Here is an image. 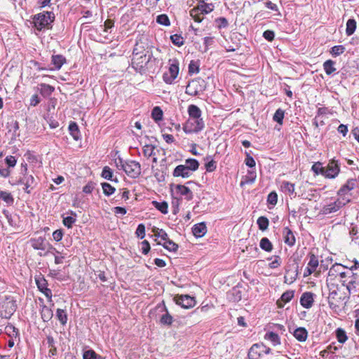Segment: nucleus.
Masks as SVG:
<instances>
[{"label":"nucleus","mask_w":359,"mask_h":359,"mask_svg":"<svg viewBox=\"0 0 359 359\" xmlns=\"http://www.w3.org/2000/svg\"><path fill=\"white\" fill-rule=\"evenodd\" d=\"M189 119L188 121L187 128H189L190 132L197 133L200 131L204 126L203 121L201 118V111L194 104H191L188 107Z\"/></svg>","instance_id":"obj_1"},{"label":"nucleus","mask_w":359,"mask_h":359,"mask_svg":"<svg viewBox=\"0 0 359 359\" xmlns=\"http://www.w3.org/2000/svg\"><path fill=\"white\" fill-rule=\"evenodd\" d=\"M16 310V304L11 297L4 296L0 297V316L4 318H9Z\"/></svg>","instance_id":"obj_2"},{"label":"nucleus","mask_w":359,"mask_h":359,"mask_svg":"<svg viewBox=\"0 0 359 359\" xmlns=\"http://www.w3.org/2000/svg\"><path fill=\"white\" fill-rule=\"evenodd\" d=\"M53 17L50 12H46L43 13H39L34 17L33 22L35 27L38 30H42L50 22H53Z\"/></svg>","instance_id":"obj_3"},{"label":"nucleus","mask_w":359,"mask_h":359,"mask_svg":"<svg viewBox=\"0 0 359 359\" xmlns=\"http://www.w3.org/2000/svg\"><path fill=\"white\" fill-rule=\"evenodd\" d=\"M170 67L168 72L163 74V81L168 84H171L177 77L179 74V62L176 59L169 60Z\"/></svg>","instance_id":"obj_4"},{"label":"nucleus","mask_w":359,"mask_h":359,"mask_svg":"<svg viewBox=\"0 0 359 359\" xmlns=\"http://www.w3.org/2000/svg\"><path fill=\"white\" fill-rule=\"evenodd\" d=\"M346 299V297L341 294V289L337 288V290H334L330 292L328 302L332 309H335L339 307L340 304Z\"/></svg>","instance_id":"obj_5"},{"label":"nucleus","mask_w":359,"mask_h":359,"mask_svg":"<svg viewBox=\"0 0 359 359\" xmlns=\"http://www.w3.org/2000/svg\"><path fill=\"white\" fill-rule=\"evenodd\" d=\"M349 201V198H340L335 201L334 202L330 203V204L325 205L322 209V212L323 214H330L332 212H334L337 211L339 208H341L342 206L345 205Z\"/></svg>","instance_id":"obj_6"},{"label":"nucleus","mask_w":359,"mask_h":359,"mask_svg":"<svg viewBox=\"0 0 359 359\" xmlns=\"http://www.w3.org/2000/svg\"><path fill=\"white\" fill-rule=\"evenodd\" d=\"M123 170L132 177H137L141 173L140 165L136 161L126 162L122 165Z\"/></svg>","instance_id":"obj_7"},{"label":"nucleus","mask_w":359,"mask_h":359,"mask_svg":"<svg viewBox=\"0 0 359 359\" xmlns=\"http://www.w3.org/2000/svg\"><path fill=\"white\" fill-rule=\"evenodd\" d=\"M152 54L134 55L132 58V64L136 68L142 69L151 60Z\"/></svg>","instance_id":"obj_8"},{"label":"nucleus","mask_w":359,"mask_h":359,"mask_svg":"<svg viewBox=\"0 0 359 359\" xmlns=\"http://www.w3.org/2000/svg\"><path fill=\"white\" fill-rule=\"evenodd\" d=\"M177 304L180 305L184 309H190L195 306L196 301L194 297L189 295H179L175 297Z\"/></svg>","instance_id":"obj_9"},{"label":"nucleus","mask_w":359,"mask_h":359,"mask_svg":"<svg viewBox=\"0 0 359 359\" xmlns=\"http://www.w3.org/2000/svg\"><path fill=\"white\" fill-rule=\"evenodd\" d=\"M152 54L151 50V47L149 46L148 43L144 41L142 39H139L134 47L133 55H143L147 54L148 55Z\"/></svg>","instance_id":"obj_10"},{"label":"nucleus","mask_w":359,"mask_h":359,"mask_svg":"<svg viewBox=\"0 0 359 359\" xmlns=\"http://www.w3.org/2000/svg\"><path fill=\"white\" fill-rule=\"evenodd\" d=\"M339 172V166L333 160L328 164L327 167L325 168L323 175L326 177L333 178L338 175Z\"/></svg>","instance_id":"obj_11"},{"label":"nucleus","mask_w":359,"mask_h":359,"mask_svg":"<svg viewBox=\"0 0 359 359\" xmlns=\"http://www.w3.org/2000/svg\"><path fill=\"white\" fill-rule=\"evenodd\" d=\"M175 193L181 196H184L187 200H191L193 197L191 191L184 185L177 184L175 187Z\"/></svg>","instance_id":"obj_12"},{"label":"nucleus","mask_w":359,"mask_h":359,"mask_svg":"<svg viewBox=\"0 0 359 359\" xmlns=\"http://www.w3.org/2000/svg\"><path fill=\"white\" fill-rule=\"evenodd\" d=\"M356 185V182L355 180H349L347 182L339 189L338 194L340 196L341 198H346V195L348 191H351L355 188Z\"/></svg>","instance_id":"obj_13"},{"label":"nucleus","mask_w":359,"mask_h":359,"mask_svg":"<svg viewBox=\"0 0 359 359\" xmlns=\"http://www.w3.org/2000/svg\"><path fill=\"white\" fill-rule=\"evenodd\" d=\"M313 301V294L311 292H304L300 298L301 305L306 309L311 308Z\"/></svg>","instance_id":"obj_14"},{"label":"nucleus","mask_w":359,"mask_h":359,"mask_svg":"<svg viewBox=\"0 0 359 359\" xmlns=\"http://www.w3.org/2000/svg\"><path fill=\"white\" fill-rule=\"evenodd\" d=\"M191 175V172L184 165L177 166L173 172L175 177H182L183 178L189 177Z\"/></svg>","instance_id":"obj_15"},{"label":"nucleus","mask_w":359,"mask_h":359,"mask_svg":"<svg viewBox=\"0 0 359 359\" xmlns=\"http://www.w3.org/2000/svg\"><path fill=\"white\" fill-rule=\"evenodd\" d=\"M261 348H265V346L262 344H254L250 348L249 353H248V357L250 359H259L261 355H262V350Z\"/></svg>","instance_id":"obj_16"},{"label":"nucleus","mask_w":359,"mask_h":359,"mask_svg":"<svg viewBox=\"0 0 359 359\" xmlns=\"http://www.w3.org/2000/svg\"><path fill=\"white\" fill-rule=\"evenodd\" d=\"M156 309L159 310L161 312L165 311V313L162 315V316L160 318V322L163 325H171L172 322V316L168 313V312L166 311V309L164 306H158Z\"/></svg>","instance_id":"obj_17"},{"label":"nucleus","mask_w":359,"mask_h":359,"mask_svg":"<svg viewBox=\"0 0 359 359\" xmlns=\"http://www.w3.org/2000/svg\"><path fill=\"white\" fill-rule=\"evenodd\" d=\"M294 297V292L292 290L284 292L280 299L277 301V305L279 308H283L285 304L289 302Z\"/></svg>","instance_id":"obj_18"},{"label":"nucleus","mask_w":359,"mask_h":359,"mask_svg":"<svg viewBox=\"0 0 359 359\" xmlns=\"http://www.w3.org/2000/svg\"><path fill=\"white\" fill-rule=\"evenodd\" d=\"M51 63L54 65L55 69L59 70L66 63V58L62 55H53L51 57Z\"/></svg>","instance_id":"obj_19"},{"label":"nucleus","mask_w":359,"mask_h":359,"mask_svg":"<svg viewBox=\"0 0 359 359\" xmlns=\"http://www.w3.org/2000/svg\"><path fill=\"white\" fill-rule=\"evenodd\" d=\"M192 231H193L194 235L196 237H198V238L202 237L207 232L206 226L205 225L204 223L197 224L194 226V227L192 229Z\"/></svg>","instance_id":"obj_20"},{"label":"nucleus","mask_w":359,"mask_h":359,"mask_svg":"<svg viewBox=\"0 0 359 359\" xmlns=\"http://www.w3.org/2000/svg\"><path fill=\"white\" fill-rule=\"evenodd\" d=\"M157 243L158 245H162L166 250L170 252H176L178 249V245L170 240L168 238L163 243L161 241H158Z\"/></svg>","instance_id":"obj_21"},{"label":"nucleus","mask_w":359,"mask_h":359,"mask_svg":"<svg viewBox=\"0 0 359 359\" xmlns=\"http://www.w3.org/2000/svg\"><path fill=\"white\" fill-rule=\"evenodd\" d=\"M283 235L285 243L290 246L293 245L295 242V238L291 230L289 228L285 227L283 229Z\"/></svg>","instance_id":"obj_22"},{"label":"nucleus","mask_w":359,"mask_h":359,"mask_svg":"<svg viewBox=\"0 0 359 359\" xmlns=\"http://www.w3.org/2000/svg\"><path fill=\"white\" fill-rule=\"evenodd\" d=\"M264 339L271 341V344L274 346L280 344L279 336L273 332H267L264 336Z\"/></svg>","instance_id":"obj_23"},{"label":"nucleus","mask_w":359,"mask_h":359,"mask_svg":"<svg viewBox=\"0 0 359 359\" xmlns=\"http://www.w3.org/2000/svg\"><path fill=\"white\" fill-rule=\"evenodd\" d=\"M318 266V258L314 255H311L310 256L309 262L307 264V266L309 269H311L313 272L315 273V275L318 276L319 275V272H316V269Z\"/></svg>","instance_id":"obj_24"},{"label":"nucleus","mask_w":359,"mask_h":359,"mask_svg":"<svg viewBox=\"0 0 359 359\" xmlns=\"http://www.w3.org/2000/svg\"><path fill=\"white\" fill-rule=\"evenodd\" d=\"M189 13L192 18L197 22H201L205 15L198 7L192 8Z\"/></svg>","instance_id":"obj_25"},{"label":"nucleus","mask_w":359,"mask_h":359,"mask_svg":"<svg viewBox=\"0 0 359 359\" xmlns=\"http://www.w3.org/2000/svg\"><path fill=\"white\" fill-rule=\"evenodd\" d=\"M307 331L303 327H299L294 332V337L300 341H304L307 338Z\"/></svg>","instance_id":"obj_26"},{"label":"nucleus","mask_w":359,"mask_h":359,"mask_svg":"<svg viewBox=\"0 0 359 359\" xmlns=\"http://www.w3.org/2000/svg\"><path fill=\"white\" fill-rule=\"evenodd\" d=\"M40 93L44 97L50 96L54 91L55 88L46 83L40 84Z\"/></svg>","instance_id":"obj_27"},{"label":"nucleus","mask_w":359,"mask_h":359,"mask_svg":"<svg viewBox=\"0 0 359 359\" xmlns=\"http://www.w3.org/2000/svg\"><path fill=\"white\" fill-rule=\"evenodd\" d=\"M20 182L25 186L24 189L26 192L29 193V190L28 189L29 187H32L34 184L35 180L33 176L27 175L25 176L22 180H21Z\"/></svg>","instance_id":"obj_28"},{"label":"nucleus","mask_w":359,"mask_h":359,"mask_svg":"<svg viewBox=\"0 0 359 359\" xmlns=\"http://www.w3.org/2000/svg\"><path fill=\"white\" fill-rule=\"evenodd\" d=\"M335 62L332 60H327L323 63V69L327 75L332 74L336 71L334 67Z\"/></svg>","instance_id":"obj_29"},{"label":"nucleus","mask_w":359,"mask_h":359,"mask_svg":"<svg viewBox=\"0 0 359 359\" xmlns=\"http://www.w3.org/2000/svg\"><path fill=\"white\" fill-rule=\"evenodd\" d=\"M66 142L70 146L73 147H81V140L80 136H67Z\"/></svg>","instance_id":"obj_30"},{"label":"nucleus","mask_w":359,"mask_h":359,"mask_svg":"<svg viewBox=\"0 0 359 359\" xmlns=\"http://www.w3.org/2000/svg\"><path fill=\"white\" fill-rule=\"evenodd\" d=\"M356 29V22L354 19H349L346 22V34L348 36L352 35Z\"/></svg>","instance_id":"obj_31"},{"label":"nucleus","mask_w":359,"mask_h":359,"mask_svg":"<svg viewBox=\"0 0 359 359\" xmlns=\"http://www.w3.org/2000/svg\"><path fill=\"white\" fill-rule=\"evenodd\" d=\"M53 311L48 306H43L41 309V318L43 321L47 322L53 317Z\"/></svg>","instance_id":"obj_32"},{"label":"nucleus","mask_w":359,"mask_h":359,"mask_svg":"<svg viewBox=\"0 0 359 359\" xmlns=\"http://www.w3.org/2000/svg\"><path fill=\"white\" fill-rule=\"evenodd\" d=\"M152 232L154 233L155 237L161 238V241H164L168 238V234L163 229L154 227Z\"/></svg>","instance_id":"obj_33"},{"label":"nucleus","mask_w":359,"mask_h":359,"mask_svg":"<svg viewBox=\"0 0 359 359\" xmlns=\"http://www.w3.org/2000/svg\"><path fill=\"white\" fill-rule=\"evenodd\" d=\"M184 165L192 172L198 168V162L195 159H187Z\"/></svg>","instance_id":"obj_34"},{"label":"nucleus","mask_w":359,"mask_h":359,"mask_svg":"<svg viewBox=\"0 0 359 359\" xmlns=\"http://www.w3.org/2000/svg\"><path fill=\"white\" fill-rule=\"evenodd\" d=\"M152 204L156 209H158L162 213L166 214L168 212V205L166 202L153 201Z\"/></svg>","instance_id":"obj_35"},{"label":"nucleus","mask_w":359,"mask_h":359,"mask_svg":"<svg viewBox=\"0 0 359 359\" xmlns=\"http://www.w3.org/2000/svg\"><path fill=\"white\" fill-rule=\"evenodd\" d=\"M163 111L159 107H155L151 111V117L156 121L163 118Z\"/></svg>","instance_id":"obj_36"},{"label":"nucleus","mask_w":359,"mask_h":359,"mask_svg":"<svg viewBox=\"0 0 359 359\" xmlns=\"http://www.w3.org/2000/svg\"><path fill=\"white\" fill-rule=\"evenodd\" d=\"M281 189L286 194H293L294 185L289 182H283L281 184Z\"/></svg>","instance_id":"obj_37"},{"label":"nucleus","mask_w":359,"mask_h":359,"mask_svg":"<svg viewBox=\"0 0 359 359\" xmlns=\"http://www.w3.org/2000/svg\"><path fill=\"white\" fill-rule=\"evenodd\" d=\"M202 1L203 4L197 7L203 13V14H208L213 11L214 6L212 4L205 3V0H202Z\"/></svg>","instance_id":"obj_38"},{"label":"nucleus","mask_w":359,"mask_h":359,"mask_svg":"<svg viewBox=\"0 0 359 359\" xmlns=\"http://www.w3.org/2000/svg\"><path fill=\"white\" fill-rule=\"evenodd\" d=\"M56 316L61 324L65 325L67 323V316L66 312L64 310L58 309L57 310Z\"/></svg>","instance_id":"obj_39"},{"label":"nucleus","mask_w":359,"mask_h":359,"mask_svg":"<svg viewBox=\"0 0 359 359\" xmlns=\"http://www.w3.org/2000/svg\"><path fill=\"white\" fill-rule=\"evenodd\" d=\"M269 223V219L265 217H260L257 219V224L262 231H264L268 228Z\"/></svg>","instance_id":"obj_40"},{"label":"nucleus","mask_w":359,"mask_h":359,"mask_svg":"<svg viewBox=\"0 0 359 359\" xmlns=\"http://www.w3.org/2000/svg\"><path fill=\"white\" fill-rule=\"evenodd\" d=\"M260 248L267 252L272 250V244L267 238H263L260 241Z\"/></svg>","instance_id":"obj_41"},{"label":"nucleus","mask_w":359,"mask_h":359,"mask_svg":"<svg viewBox=\"0 0 359 359\" xmlns=\"http://www.w3.org/2000/svg\"><path fill=\"white\" fill-rule=\"evenodd\" d=\"M32 246L36 250H44L45 245L41 238L32 240Z\"/></svg>","instance_id":"obj_42"},{"label":"nucleus","mask_w":359,"mask_h":359,"mask_svg":"<svg viewBox=\"0 0 359 359\" xmlns=\"http://www.w3.org/2000/svg\"><path fill=\"white\" fill-rule=\"evenodd\" d=\"M285 112L281 109H278L273 117V121H276L277 123L282 124L283 120L284 118Z\"/></svg>","instance_id":"obj_43"},{"label":"nucleus","mask_w":359,"mask_h":359,"mask_svg":"<svg viewBox=\"0 0 359 359\" xmlns=\"http://www.w3.org/2000/svg\"><path fill=\"white\" fill-rule=\"evenodd\" d=\"M102 187L104 194L107 196L112 194L115 191V189L111 184L106 182L102 184Z\"/></svg>","instance_id":"obj_44"},{"label":"nucleus","mask_w":359,"mask_h":359,"mask_svg":"<svg viewBox=\"0 0 359 359\" xmlns=\"http://www.w3.org/2000/svg\"><path fill=\"white\" fill-rule=\"evenodd\" d=\"M156 22L160 24L165 26H168L170 25V20L168 17L165 14H161L157 16Z\"/></svg>","instance_id":"obj_45"},{"label":"nucleus","mask_w":359,"mask_h":359,"mask_svg":"<svg viewBox=\"0 0 359 359\" xmlns=\"http://www.w3.org/2000/svg\"><path fill=\"white\" fill-rule=\"evenodd\" d=\"M170 39L172 42L177 46H181L184 44V39L180 35L178 34H174L170 36Z\"/></svg>","instance_id":"obj_46"},{"label":"nucleus","mask_w":359,"mask_h":359,"mask_svg":"<svg viewBox=\"0 0 359 359\" xmlns=\"http://www.w3.org/2000/svg\"><path fill=\"white\" fill-rule=\"evenodd\" d=\"M113 176V173L109 167H104L102 172V177L108 180H111Z\"/></svg>","instance_id":"obj_47"},{"label":"nucleus","mask_w":359,"mask_h":359,"mask_svg":"<svg viewBox=\"0 0 359 359\" xmlns=\"http://www.w3.org/2000/svg\"><path fill=\"white\" fill-rule=\"evenodd\" d=\"M0 198L7 203H11L13 201V198L11 194L6 191H0Z\"/></svg>","instance_id":"obj_48"},{"label":"nucleus","mask_w":359,"mask_h":359,"mask_svg":"<svg viewBox=\"0 0 359 359\" xmlns=\"http://www.w3.org/2000/svg\"><path fill=\"white\" fill-rule=\"evenodd\" d=\"M336 333L337 339L340 343H344L346 341L347 337L345 332L342 329H337Z\"/></svg>","instance_id":"obj_49"},{"label":"nucleus","mask_w":359,"mask_h":359,"mask_svg":"<svg viewBox=\"0 0 359 359\" xmlns=\"http://www.w3.org/2000/svg\"><path fill=\"white\" fill-rule=\"evenodd\" d=\"M76 222L75 217L67 216L63 218V224L67 228H72V224Z\"/></svg>","instance_id":"obj_50"},{"label":"nucleus","mask_w":359,"mask_h":359,"mask_svg":"<svg viewBox=\"0 0 359 359\" xmlns=\"http://www.w3.org/2000/svg\"><path fill=\"white\" fill-rule=\"evenodd\" d=\"M345 50V48L343 46L339 45V46H334L332 48L331 53L333 55H339L340 54L343 53Z\"/></svg>","instance_id":"obj_51"},{"label":"nucleus","mask_w":359,"mask_h":359,"mask_svg":"<svg viewBox=\"0 0 359 359\" xmlns=\"http://www.w3.org/2000/svg\"><path fill=\"white\" fill-rule=\"evenodd\" d=\"M215 21L217 23V27L219 29L225 28L229 25L227 20L223 17L216 19Z\"/></svg>","instance_id":"obj_52"},{"label":"nucleus","mask_w":359,"mask_h":359,"mask_svg":"<svg viewBox=\"0 0 359 359\" xmlns=\"http://www.w3.org/2000/svg\"><path fill=\"white\" fill-rule=\"evenodd\" d=\"M278 196L276 192H271L269 194L267 201L269 204L275 205L277 203Z\"/></svg>","instance_id":"obj_53"},{"label":"nucleus","mask_w":359,"mask_h":359,"mask_svg":"<svg viewBox=\"0 0 359 359\" xmlns=\"http://www.w3.org/2000/svg\"><path fill=\"white\" fill-rule=\"evenodd\" d=\"M199 72V67L197 63L194 61H191L189 65V74H195Z\"/></svg>","instance_id":"obj_54"},{"label":"nucleus","mask_w":359,"mask_h":359,"mask_svg":"<svg viewBox=\"0 0 359 359\" xmlns=\"http://www.w3.org/2000/svg\"><path fill=\"white\" fill-rule=\"evenodd\" d=\"M137 236L140 237V238H143L145 236V226L144 224H139L136 232H135Z\"/></svg>","instance_id":"obj_55"},{"label":"nucleus","mask_w":359,"mask_h":359,"mask_svg":"<svg viewBox=\"0 0 359 359\" xmlns=\"http://www.w3.org/2000/svg\"><path fill=\"white\" fill-rule=\"evenodd\" d=\"M313 171L316 174H322L323 175V172L325 171V168L322 167V165L320 163H316L312 166Z\"/></svg>","instance_id":"obj_56"},{"label":"nucleus","mask_w":359,"mask_h":359,"mask_svg":"<svg viewBox=\"0 0 359 359\" xmlns=\"http://www.w3.org/2000/svg\"><path fill=\"white\" fill-rule=\"evenodd\" d=\"M356 280L355 278H352L351 280L348 281V283L346 286V290L351 293L352 291L355 290L356 288Z\"/></svg>","instance_id":"obj_57"},{"label":"nucleus","mask_w":359,"mask_h":359,"mask_svg":"<svg viewBox=\"0 0 359 359\" xmlns=\"http://www.w3.org/2000/svg\"><path fill=\"white\" fill-rule=\"evenodd\" d=\"M83 359H96L97 358V354L95 351L92 350H88L84 352L83 353Z\"/></svg>","instance_id":"obj_58"},{"label":"nucleus","mask_w":359,"mask_h":359,"mask_svg":"<svg viewBox=\"0 0 359 359\" xmlns=\"http://www.w3.org/2000/svg\"><path fill=\"white\" fill-rule=\"evenodd\" d=\"M263 36L269 41H271L273 40L275 34L273 31L266 30L264 32Z\"/></svg>","instance_id":"obj_59"},{"label":"nucleus","mask_w":359,"mask_h":359,"mask_svg":"<svg viewBox=\"0 0 359 359\" xmlns=\"http://www.w3.org/2000/svg\"><path fill=\"white\" fill-rule=\"evenodd\" d=\"M205 168L208 172H212L216 168V162L213 160L205 164Z\"/></svg>","instance_id":"obj_60"},{"label":"nucleus","mask_w":359,"mask_h":359,"mask_svg":"<svg viewBox=\"0 0 359 359\" xmlns=\"http://www.w3.org/2000/svg\"><path fill=\"white\" fill-rule=\"evenodd\" d=\"M6 163L9 167H14L16 164V159L14 156H9L6 157Z\"/></svg>","instance_id":"obj_61"},{"label":"nucleus","mask_w":359,"mask_h":359,"mask_svg":"<svg viewBox=\"0 0 359 359\" xmlns=\"http://www.w3.org/2000/svg\"><path fill=\"white\" fill-rule=\"evenodd\" d=\"M63 236V233L61 230H56L53 233V238L56 241H60L62 240Z\"/></svg>","instance_id":"obj_62"},{"label":"nucleus","mask_w":359,"mask_h":359,"mask_svg":"<svg viewBox=\"0 0 359 359\" xmlns=\"http://www.w3.org/2000/svg\"><path fill=\"white\" fill-rule=\"evenodd\" d=\"M150 250V245L147 241L142 242V252L144 254H147Z\"/></svg>","instance_id":"obj_63"},{"label":"nucleus","mask_w":359,"mask_h":359,"mask_svg":"<svg viewBox=\"0 0 359 359\" xmlns=\"http://www.w3.org/2000/svg\"><path fill=\"white\" fill-rule=\"evenodd\" d=\"M104 31L105 32H107L109 29H111L114 27V22L113 20L108 19L104 22Z\"/></svg>","instance_id":"obj_64"}]
</instances>
